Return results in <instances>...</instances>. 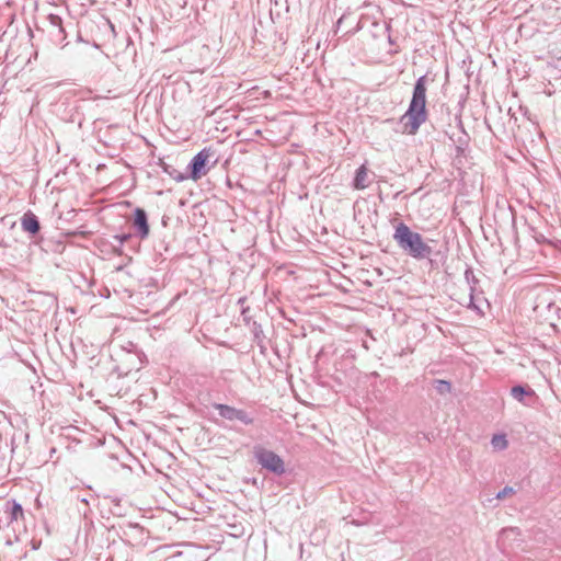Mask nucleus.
Returning a JSON list of instances; mask_svg holds the SVG:
<instances>
[{
  "label": "nucleus",
  "mask_w": 561,
  "mask_h": 561,
  "mask_svg": "<svg viewBox=\"0 0 561 561\" xmlns=\"http://www.w3.org/2000/svg\"><path fill=\"white\" fill-rule=\"evenodd\" d=\"M465 278L469 285L470 293L476 291V286L479 283L478 278L476 277L472 268H467L465 272Z\"/></svg>",
  "instance_id": "nucleus-14"
},
{
  "label": "nucleus",
  "mask_w": 561,
  "mask_h": 561,
  "mask_svg": "<svg viewBox=\"0 0 561 561\" xmlns=\"http://www.w3.org/2000/svg\"><path fill=\"white\" fill-rule=\"evenodd\" d=\"M161 168H162L163 172L169 174V176L172 178L173 180H175L176 182H182L187 179V175L183 174L182 172L176 170L174 167H172L165 162L161 163Z\"/></svg>",
  "instance_id": "nucleus-12"
},
{
  "label": "nucleus",
  "mask_w": 561,
  "mask_h": 561,
  "mask_svg": "<svg viewBox=\"0 0 561 561\" xmlns=\"http://www.w3.org/2000/svg\"><path fill=\"white\" fill-rule=\"evenodd\" d=\"M214 408L222 419L228 421H239L244 425H251L254 422V419L245 410L222 403H215Z\"/></svg>",
  "instance_id": "nucleus-5"
},
{
  "label": "nucleus",
  "mask_w": 561,
  "mask_h": 561,
  "mask_svg": "<svg viewBox=\"0 0 561 561\" xmlns=\"http://www.w3.org/2000/svg\"><path fill=\"white\" fill-rule=\"evenodd\" d=\"M49 35L56 44H61L66 39L65 28L62 26V19L57 14L48 15Z\"/></svg>",
  "instance_id": "nucleus-9"
},
{
  "label": "nucleus",
  "mask_w": 561,
  "mask_h": 561,
  "mask_svg": "<svg viewBox=\"0 0 561 561\" xmlns=\"http://www.w3.org/2000/svg\"><path fill=\"white\" fill-rule=\"evenodd\" d=\"M435 389L440 393V394H445V393H449L450 390H451V385L450 382L448 381H445V380H435Z\"/></svg>",
  "instance_id": "nucleus-16"
},
{
  "label": "nucleus",
  "mask_w": 561,
  "mask_h": 561,
  "mask_svg": "<svg viewBox=\"0 0 561 561\" xmlns=\"http://www.w3.org/2000/svg\"><path fill=\"white\" fill-rule=\"evenodd\" d=\"M0 515L5 520V524L9 526L13 523H18L20 519L24 518V511L20 503L15 500H9L3 503L2 511H0Z\"/></svg>",
  "instance_id": "nucleus-6"
},
{
  "label": "nucleus",
  "mask_w": 561,
  "mask_h": 561,
  "mask_svg": "<svg viewBox=\"0 0 561 561\" xmlns=\"http://www.w3.org/2000/svg\"><path fill=\"white\" fill-rule=\"evenodd\" d=\"M491 444L495 449L503 450L507 447L508 443L505 435H493Z\"/></svg>",
  "instance_id": "nucleus-13"
},
{
  "label": "nucleus",
  "mask_w": 561,
  "mask_h": 561,
  "mask_svg": "<svg viewBox=\"0 0 561 561\" xmlns=\"http://www.w3.org/2000/svg\"><path fill=\"white\" fill-rule=\"evenodd\" d=\"M511 396L525 407H531V400L537 398L536 392L528 385H516L511 388Z\"/></svg>",
  "instance_id": "nucleus-8"
},
{
  "label": "nucleus",
  "mask_w": 561,
  "mask_h": 561,
  "mask_svg": "<svg viewBox=\"0 0 561 561\" xmlns=\"http://www.w3.org/2000/svg\"><path fill=\"white\" fill-rule=\"evenodd\" d=\"M253 457L262 469H265L277 477L283 476L286 472L283 458L262 445H255L253 447Z\"/></svg>",
  "instance_id": "nucleus-3"
},
{
  "label": "nucleus",
  "mask_w": 561,
  "mask_h": 561,
  "mask_svg": "<svg viewBox=\"0 0 561 561\" xmlns=\"http://www.w3.org/2000/svg\"><path fill=\"white\" fill-rule=\"evenodd\" d=\"M393 240L405 254L415 260H424L432 254V248L424 242L422 236L412 231L404 222L396 226Z\"/></svg>",
  "instance_id": "nucleus-2"
},
{
  "label": "nucleus",
  "mask_w": 561,
  "mask_h": 561,
  "mask_svg": "<svg viewBox=\"0 0 561 561\" xmlns=\"http://www.w3.org/2000/svg\"><path fill=\"white\" fill-rule=\"evenodd\" d=\"M248 312H249V308H243V309H242V311H241V314H242V317H243V320H244L247 323H249V321H250V317H249Z\"/></svg>",
  "instance_id": "nucleus-20"
},
{
  "label": "nucleus",
  "mask_w": 561,
  "mask_h": 561,
  "mask_svg": "<svg viewBox=\"0 0 561 561\" xmlns=\"http://www.w3.org/2000/svg\"><path fill=\"white\" fill-rule=\"evenodd\" d=\"M130 237L131 236L129 233H124V234L114 236V239L117 240L118 243L122 245L125 242H127L130 239Z\"/></svg>",
  "instance_id": "nucleus-19"
},
{
  "label": "nucleus",
  "mask_w": 561,
  "mask_h": 561,
  "mask_svg": "<svg viewBox=\"0 0 561 561\" xmlns=\"http://www.w3.org/2000/svg\"><path fill=\"white\" fill-rule=\"evenodd\" d=\"M426 76L420 77L413 88L412 99L408 111L401 116V123L404 125V133L415 135L420 126L427 118L426 113Z\"/></svg>",
  "instance_id": "nucleus-1"
},
{
  "label": "nucleus",
  "mask_w": 561,
  "mask_h": 561,
  "mask_svg": "<svg viewBox=\"0 0 561 561\" xmlns=\"http://www.w3.org/2000/svg\"><path fill=\"white\" fill-rule=\"evenodd\" d=\"M133 227L136 236L141 240L147 239L150 232L148 216L145 209L137 207L134 210Z\"/></svg>",
  "instance_id": "nucleus-7"
},
{
  "label": "nucleus",
  "mask_w": 561,
  "mask_h": 561,
  "mask_svg": "<svg viewBox=\"0 0 561 561\" xmlns=\"http://www.w3.org/2000/svg\"><path fill=\"white\" fill-rule=\"evenodd\" d=\"M21 227L23 231L28 232L32 236L37 234L41 230V224L37 216L31 210H27L21 217Z\"/></svg>",
  "instance_id": "nucleus-10"
},
{
  "label": "nucleus",
  "mask_w": 561,
  "mask_h": 561,
  "mask_svg": "<svg viewBox=\"0 0 561 561\" xmlns=\"http://www.w3.org/2000/svg\"><path fill=\"white\" fill-rule=\"evenodd\" d=\"M244 300H245V298H240L238 302L242 304Z\"/></svg>",
  "instance_id": "nucleus-21"
},
{
  "label": "nucleus",
  "mask_w": 561,
  "mask_h": 561,
  "mask_svg": "<svg viewBox=\"0 0 561 561\" xmlns=\"http://www.w3.org/2000/svg\"><path fill=\"white\" fill-rule=\"evenodd\" d=\"M515 493V490L512 488V486H505L503 490H501L497 494H496V499L497 500H503L505 499L506 496L508 495H512Z\"/></svg>",
  "instance_id": "nucleus-18"
},
{
  "label": "nucleus",
  "mask_w": 561,
  "mask_h": 561,
  "mask_svg": "<svg viewBox=\"0 0 561 561\" xmlns=\"http://www.w3.org/2000/svg\"><path fill=\"white\" fill-rule=\"evenodd\" d=\"M213 153L214 152L210 148H204L198 153H196L187 165V169L190 171V175L187 178L197 181L203 175H205L206 163Z\"/></svg>",
  "instance_id": "nucleus-4"
},
{
  "label": "nucleus",
  "mask_w": 561,
  "mask_h": 561,
  "mask_svg": "<svg viewBox=\"0 0 561 561\" xmlns=\"http://www.w3.org/2000/svg\"><path fill=\"white\" fill-rule=\"evenodd\" d=\"M367 176H368V170L363 164L356 170L354 182H353L354 187L356 190L366 188L368 186Z\"/></svg>",
  "instance_id": "nucleus-11"
},
{
  "label": "nucleus",
  "mask_w": 561,
  "mask_h": 561,
  "mask_svg": "<svg viewBox=\"0 0 561 561\" xmlns=\"http://www.w3.org/2000/svg\"><path fill=\"white\" fill-rule=\"evenodd\" d=\"M252 333H253V336H254V340L257 342V343H261L263 337H264V334H263V330H262V327L261 324H259L257 322L253 321V328H252Z\"/></svg>",
  "instance_id": "nucleus-17"
},
{
  "label": "nucleus",
  "mask_w": 561,
  "mask_h": 561,
  "mask_svg": "<svg viewBox=\"0 0 561 561\" xmlns=\"http://www.w3.org/2000/svg\"><path fill=\"white\" fill-rule=\"evenodd\" d=\"M467 308L474 310L478 314H483V310L474 296V293H469Z\"/></svg>",
  "instance_id": "nucleus-15"
}]
</instances>
